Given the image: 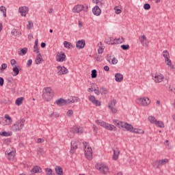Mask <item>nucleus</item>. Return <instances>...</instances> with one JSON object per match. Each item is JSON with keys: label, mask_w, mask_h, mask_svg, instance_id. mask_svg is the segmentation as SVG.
<instances>
[{"label": "nucleus", "mask_w": 175, "mask_h": 175, "mask_svg": "<svg viewBox=\"0 0 175 175\" xmlns=\"http://www.w3.org/2000/svg\"><path fill=\"white\" fill-rule=\"evenodd\" d=\"M10 64H11L12 66L14 67V66H16V64H17V62L16 61V59H12L10 60Z\"/></svg>", "instance_id": "obj_53"}, {"label": "nucleus", "mask_w": 175, "mask_h": 175, "mask_svg": "<svg viewBox=\"0 0 175 175\" xmlns=\"http://www.w3.org/2000/svg\"><path fill=\"white\" fill-rule=\"evenodd\" d=\"M113 124L117 125V126H118L119 128H124V129H126V131H129V132H133V126L125 122H121L118 120H113Z\"/></svg>", "instance_id": "obj_2"}, {"label": "nucleus", "mask_w": 175, "mask_h": 175, "mask_svg": "<svg viewBox=\"0 0 175 175\" xmlns=\"http://www.w3.org/2000/svg\"><path fill=\"white\" fill-rule=\"evenodd\" d=\"M94 94H96V95H99L100 94V92H99V89H94Z\"/></svg>", "instance_id": "obj_62"}, {"label": "nucleus", "mask_w": 175, "mask_h": 175, "mask_svg": "<svg viewBox=\"0 0 175 175\" xmlns=\"http://www.w3.org/2000/svg\"><path fill=\"white\" fill-rule=\"evenodd\" d=\"M77 143H79L78 140H73L71 142V149L70 150V154H75V151L77 150Z\"/></svg>", "instance_id": "obj_16"}, {"label": "nucleus", "mask_w": 175, "mask_h": 175, "mask_svg": "<svg viewBox=\"0 0 175 175\" xmlns=\"http://www.w3.org/2000/svg\"><path fill=\"white\" fill-rule=\"evenodd\" d=\"M114 10H115V13H116V14H121V13H122V11H121V10H120V9H118V8H114Z\"/></svg>", "instance_id": "obj_54"}, {"label": "nucleus", "mask_w": 175, "mask_h": 175, "mask_svg": "<svg viewBox=\"0 0 175 175\" xmlns=\"http://www.w3.org/2000/svg\"><path fill=\"white\" fill-rule=\"evenodd\" d=\"M118 62V60L116 57H113L111 60L112 65H116Z\"/></svg>", "instance_id": "obj_55"}, {"label": "nucleus", "mask_w": 175, "mask_h": 175, "mask_svg": "<svg viewBox=\"0 0 175 175\" xmlns=\"http://www.w3.org/2000/svg\"><path fill=\"white\" fill-rule=\"evenodd\" d=\"M96 76H98V75L96 74V70H92V79H96Z\"/></svg>", "instance_id": "obj_45"}, {"label": "nucleus", "mask_w": 175, "mask_h": 175, "mask_svg": "<svg viewBox=\"0 0 175 175\" xmlns=\"http://www.w3.org/2000/svg\"><path fill=\"white\" fill-rule=\"evenodd\" d=\"M57 73L59 76L62 75H68V73H69V70H68V68L65 66H58L57 67Z\"/></svg>", "instance_id": "obj_12"}, {"label": "nucleus", "mask_w": 175, "mask_h": 175, "mask_svg": "<svg viewBox=\"0 0 175 175\" xmlns=\"http://www.w3.org/2000/svg\"><path fill=\"white\" fill-rule=\"evenodd\" d=\"M25 120L22 119L16 122L11 127L12 132H20L24 128Z\"/></svg>", "instance_id": "obj_3"}, {"label": "nucleus", "mask_w": 175, "mask_h": 175, "mask_svg": "<svg viewBox=\"0 0 175 175\" xmlns=\"http://www.w3.org/2000/svg\"><path fill=\"white\" fill-rule=\"evenodd\" d=\"M27 66H31L32 65V59H29L27 62Z\"/></svg>", "instance_id": "obj_60"}, {"label": "nucleus", "mask_w": 175, "mask_h": 175, "mask_svg": "<svg viewBox=\"0 0 175 175\" xmlns=\"http://www.w3.org/2000/svg\"><path fill=\"white\" fill-rule=\"evenodd\" d=\"M23 100H24L23 97L18 98L15 101V104L16 106H21L23 104Z\"/></svg>", "instance_id": "obj_35"}, {"label": "nucleus", "mask_w": 175, "mask_h": 175, "mask_svg": "<svg viewBox=\"0 0 175 175\" xmlns=\"http://www.w3.org/2000/svg\"><path fill=\"white\" fill-rule=\"evenodd\" d=\"M115 80L117 81V83H121L122 80H124V75L121 73H116L115 75Z\"/></svg>", "instance_id": "obj_24"}, {"label": "nucleus", "mask_w": 175, "mask_h": 175, "mask_svg": "<svg viewBox=\"0 0 175 175\" xmlns=\"http://www.w3.org/2000/svg\"><path fill=\"white\" fill-rule=\"evenodd\" d=\"M45 173L46 175H56L55 173H53L51 168H45Z\"/></svg>", "instance_id": "obj_40"}, {"label": "nucleus", "mask_w": 175, "mask_h": 175, "mask_svg": "<svg viewBox=\"0 0 175 175\" xmlns=\"http://www.w3.org/2000/svg\"><path fill=\"white\" fill-rule=\"evenodd\" d=\"M159 161L160 162V166H163V165H166V163H167V162H169V159H163L161 160H159Z\"/></svg>", "instance_id": "obj_41"}, {"label": "nucleus", "mask_w": 175, "mask_h": 175, "mask_svg": "<svg viewBox=\"0 0 175 175\" xmlns=\"http://www.w3.org/2000/svg\"><path fill=\"white\" fill-rule=\"evenodd\" d=\"M55 103L57 105V106H65V105L68 104V100L59 98L55 101Z\"/></svg>", "instance_id": "obj_22"}, {"label": "nucleus", "mask_w": 175, "mask_h": 175, "mask_svg": "<svg viewBox=\"0 0 175 175\" xmlns=\"http://www.w3.org/2000/svg\"><path fill=\"white\" fill-rule=\"evenodd\" d=\"M109 109L113 113V114H116V113H117V109H116L114 107H112Z\"/></svg>", "instance_id": "obj_56"}, {"label": "nucleus", "mask_w": 175, "mask_h": 175, "mask_svg": "<svg viewBox=\"0 0 175 175\" xmlns=\"http://www.w3.org/2000/svg\"><path fill=\"white\" fill-rule=\"evenodd\" d=\"M136 103L139 106L146 107V106H148L151 103V100L148 97H141L137 98Z\"/></svg>", "instance_id": "obj_6"}, {"label": "nucleus", "mask_w": 175, "mask_h": 175, "mask_svg": "<svg viewBox=\"0 0 175 175\" xmlns=\"http://www.w3.org/2000/svg\"><path fill=\"white\" fill-rule=\"evenodd\" d=\"M70 132H72V133H83V127L75 126L71 129Z\"/></svg>", "instance_id": "obj_20"}, {"label": "nucleus", "mask_w": 175, "mask_h": 175, "mask_svg": "<svg viewBox=\"0 0 175 175\" xmlns=\"http://www.w3.org/2000/svg\"><path fill=\"white\" fill-rule=\"evenodd\" d=\"M83 144L84 147L85 156L87 159L91 161V159H92V148H91L87 142H83Z\"/></svg>", "instance_id": "obj_5"}, {"label": "nucleus", "mask_w": 175, "mask_h": 175, "mask_svg": "<svg viewBox=\"0 0 175 175\" xmlns=\"http://www.w3.org/2000/svg\"><path fill=\"white\" fill-rule=\"evenodd\" d=\"M133 133H137L138 135H143L144 133V131L142 129H133L132 131Z\"/></svg>", "instance_id": "obj_32"}, {"label": "nucleus", "mask_w": 175, "mask_h": 175, "mask_svg": "<svg viewBox=\"0 0 175 175\" xmlns=\"http://www.w3.org/2000/svg\"><path fill=\"white\" fill-rule=\"evenodd\" d=\"M32 27H33V23L31 21H28V25H27V28L28 29H31V28H32Z\"/></svg>", "instance_id": "obj_47"}, {"label": "nucleus", "mask_w": 175, "mask_h": 175, "mask_svg": "<svg viewBox=\"0 0 175 175\" xmlns=\"http://www.w3.org/2000/svg\"><path fill=\"white\" fill-rule=\"evenodd\" d=\"M96 169L99 170L100 173L103 174H107L109 173V167L103 163H97L96 164Z\"/></svg>", "instance_id": "obj_8"}, {"label": "nucleus", "mask_w": 175, "mask_h": 175, "mask_svg": "<svg viewBox=\"0 0 175 175\" xmlns=\"http://www.w3.org/2000/svg\"><path fill=\"white\" fill-rule=\"evenodd\" d=\"M163 57H164L166 65L168 66L170 69H174V66L172 64V60H170V55L169 54V51H163Z\"/></svg>", "instance_id": "obj_7"}, {"label": "nucleus", "mask_w": 175, "mask_h": 175, "mask_svg": "<svg viewBox=\"0 0 175 175\" xmlns=\"http://www.w3.org/2000/svg\"><path fill=\"white\" fill-rule=\"evenodd\" d=\"M0 12H2L3 17H6V8L1 6Z\"/></svg>", "instance_id": "obj_43"}, {"label": "nucleus", "mask_w": 175, "mask_h": 175, "mask_svg": "<svg viewBox=\"0 0 175 175\" xmlns=\"http://www.w3.org/2000/svg\"><path fill=\"white\" fill-rule=\"evenodd\" d=\"M144 9H145V10H150V9H151V5L149 3H145L144 5Z\"/></svg>", "instance_id": "obj_49"}, {"label": "nucleus", "mask_w": 175, "mask_h": 175, "mask_svg": "<svg viewBox=\"0 0 175 175\" xmlns=\"http://www.w3.org/2000/svg\"><path fill=\"white\" fill-rule=\"evenodd\" d=\"M4 81H5L3 80V78L0 77V85H1V87H2V85H3Z\"/></svg>", "instance_id": "obj_61"}, {"label": "nucleus", "mask_w": 175, "mask_h": 175, "mask_svg": "<svg viewBox=\"0 0 175 175\" xmlns=\"http://www.w3.org/2000/svg\"><path fill=\"white\" fill-rule=\"evenodd\" d=\"M11 35H12L13 36H20V35H21V33L20 31H18V30L14 29H12V31H11Z\"/></svg>", "instance_id": "obj_34"}, {"label": "nucleus", "mask_w": 175, "mask_h": 175, "mask_svg": "<svg viewBox=\"0 0 175 175\" xmlns=\"http://www.w3.org/2000/svg\"><path fill=\"white\" fill-rule=\"evenodd\" d=\"M43 142H44V140L42 139V138H38L37 139V143H43Z\"/></svg>", "instance_id": "obj_64"}, {"label": "nucleus", "mask_w": 175, "mask_h": 175, "mask_svg": "<svg viewBox=\"0 0 175 175\" xmlns=\"http://www.w3.org/2000/svg\"><path fill=\"white\" fill-rule=\"evenodd\" d=\"M152 166L154 167V169H159V166H161V163L159 162V160L155 161L152 163Z\"/></svg>", "instance_id": "obj_38"}, {"label": "nucleus", "mask_w": 175, "mask_h": 175, "mask_svg": "<svg viewBox=\"0 0 175 175\" xmlns=\"http://www.w3.org/2000/svg\"><path fill=\"white\" fill-rule=\"evenodd\" d=\"M148 120L151 124H155L157 122V119L152 116H148Z\"/></svg>", "instance_id": "obj_37"}, {"label": "nucleus", "mask_w": 175, "mask_h": 175, "mask_svg": "<svg viewBox=\"0 0 175 175\" xmlns=\"http://www.w3.org/2000/svg\"><path fill=\"white\" fill-rule=\"evenodd\" d=\"M100 6H103L105 5V1L104 0H100V1H98V4Z\"/></svg>", "instance_id": "obj_59"}, {"label": "nucleus", "mask_w": 175, "mask_h": 175, "mask_svg": "<svg viewBox=\"0 0 175 175\" xmlns=\"http://www.w3.org/2000/svg\"><path fill=\"white\" fill-rule=\"evenodd\" d=\"M43 61V57H42V54L38 53L36 55V65H39L40 62Z\"/></svg>", "instance_id": "obj_27"}, {"label": "nucleus", "mask_w": 175, "mask_h": 175, "mask_svg": "<svg viewBox=\"0 0 175 175\" xmlns=\"http://www.w3.org/2000/svg\"><path fill=\"white\" fill-rule=\"evenodd\" d=\"M33 52L36 53V54H39V46L36 44H34L33 46Z\"/></svg>", "instance_id": "obj_48"}, {"label": "nucleus", "mask_w": 175, "mask_h": 175, "mask_svg": "<svg viewBox=\"0 0 175 175\" xmlns=\"http://www.w3.org/2000/svg\"><path fill=\"white\" fill-rule=\"evenodd\" d=\"M66 59V55L64 52H61L59 55L56 57V61L57 62H64Z\"/></svg>", "instance_id": "obj_18"}, {"label": "nucleus", "mask_w": 175, "mask_h": 175, "mask_svg": "<svg viewBox=\"0 0 175 175\" xmlns=\"http://www.w3.org/2000/svg\"><path fill=\"white\" fill-rule=\"evenodd\" d=\"M6 68H8V64L3 63L1 66L0 70H5V69H6Z\"/></svg>", "instance_id": "obj_51"}, {"label": "nucleus", "mask_w": 175, "mask_h": 175, "mask_svg": "<svg viewBox=\"0 0 175 175\" xmlns=\"http://www.w3.org/2000/svg\"><path fill=\"white\" fill-rule=\"evenodd\" d=\"M80 102V98L77 96H71L67 100V103H77Z\"/></svg>", "instance_id": "obj_23"}, {"label": "nucleus", "mask_w": 175, "mask_h": 175, "mask_svg": "<svg viewBox=\"0 0 175 175\" xmlns=\"http://www.w3.org/2000/svg\"><path fill=\"white\" fill-rule=\"evenodd\" d=\"M64 46L66 49H73V47H75L72 43L68 41L64 42Z\"/></svg>", "instance_id": "obj_31"}, {"label": "nucleus", "mask_w": 175, "mask_h": 175, "mask_svg": "<svg viewBox=\"0 0 175 175\" xmlns=\"http://www.w3.org/2000/svg\"><path fill=\"white\" fill-rule=\"evenodd\" d=\"M55 172L57 175L64 174V170H62V167H61V166L56 165L55 167Z\"/></svg>", "instance_id": "obj_26"}, {"label": "nucleus", "mask_w": 175, "mask_h": 175, "mask_svg": "<svg viewBox=\"0 0 175 175\" xmlns=\"http://www.w3.org/2000/svg\"><path fill=\"white\" fill-rule=\"evenodd\" d=\"M49 117H51V118H57V117H59V114L57 112H53L49 116Z\"/></svg>", "instance_id": "obj_44"}, {"label": "nucleus", "mask_w": 175, "mask_h": 175, "mask_svg": "<svg viewBox=\"0 0 175 175\" xmlns=\"http://www.w3.org/2000/svg\"><path fill=\"white\" fill-rule=\"evenodd\" d=\"M96 124L100 125V126H102L103 128H105L107 131H117V127H116V126L106 123V122H103L102 120H96Z\"/></svg>", "instance_id": "obj_4"}, {"label": "nucleus", "mask_w": 175, "mask_h": 175, "mask_svg": "<svg viewBox=\"0 0 175 175\" xmlns=\"http://www.w3.org/2000/svg\"><path fill=\"white\" fill-rule=\"evenodd\" d=\"M13 135V133L12 131L8 132V131H3L0 132V136H3L4 137H9V136H12Z\"/></svg>", "instance_id": "obj_30"}, {"label": "nucleus", "mask_w": 175, "mask_h": 175, "mask_svg": "<svg viewBox=\"0 0 175 175\" xmlns=\"http://www.w3.org/2000/svg\"><path fill=\"white\" fill-rule=\"evenodd\" d=\"M92 13L94 16H98L102 13V10L99 8V6L96 5L92 8Z\"/></svg>", "instance_id": "obj_19"}, {"label": "nucleus", "mask_w": 175, "mask_h": 175, "mask_svg": "<svg viewBox=\"0 0 175 175\" xmlns=\"http://www.w3.org/2000/svg\"><path fill=\"white\" fill-rule=\"evenodd\" d=\"M31 173H42V168H40L39 166L36 165L32 170H31Z\"/></svg>", "instance_id": "obj_28"}, {"label": "nucleus", "mask_w": 175, "mask_h": 175, "mask_svg": "<svg viewBox=\"0 0 175 175\" xmlns=\"http://www.w3.org/2000/svg\"><path fill=\"white\" fill-rule=\"evenodd\" d=\"M95 58H96V61H98V62L102 61V56L101 55H96Z\"/></svg>", "instance_id": "obj_57"}, {"label": "nucleus", "mask_w": 175, "mask_h": 175, "mask_svg": "<svg viewBox=\"0 0 175 175\" xmlns=\"http://www.w3.org/2000/svg\"><path fill=\"white\" fill-rule=\"evenodd\" d=\"M154 125L158 128H163L165 126V124L162 122V121L157 120L154 123Z\"/></svg>", "instance_id": "obj_36"}, {"label": "nucleus", "mask_w": 175, "mask_h": 175, "mask_svg": "<svg viewBox=\"0 0 175 175\" xmlns=\"http://www.w3.org/2000/svg\"><path fill=\"white\" fill-rule=\"evenodd\" d=\"M66 116L67 117H71V116H73V111L72 109H69L67 111Z\"/></svg>", "instance_id": "obj_52"}, {"label": "nucleus", "mask_w": 175, "mask_h": 175, "mask_svg": "<svg viewBox=\"0 0 175 175\" xmlns=\"http://www.w3.org/2000/svg\"><path fill=\"white\" fill-rule=\"evenodd\" d=\"M4 118L8 120L7 124L5 125H10L12 122H13V120H12V118L9 116V115L5 114L4 116Z\"/></svg>", "instance_id": "obj_33"}, {"label": "nucleus", "mask_w": 175, "mask_h": 175, "mask_svg": "<svg viewBox=\"0 0 175 175\" xmlns=\"http://www.w3.org/2000/svg\"><path fill=\"white\" fill-rule=\"evenodd\" d=\"M104 70H105V72H109L110 70V68H109V66H104Z\"/></svg>", "instance_id": "obj_63"}, {"label": "nucleus", "mask_w": 175, "mask_h": 175, "mask_svg": "<svg viewBox=\"0 0 175 175\" xmlns=\"http://www.w3.org/2000/svg\"><path fill=\"white\" fill-rule=\"evenodd\" d=\"M116 100H111L110 103L108 104L109 109L111 107H114V106H116Z\"/></svg>", "instance_id": "obj_42"}, {"label": "nucleus", "mask_w": 175, "mask_h": 175, "mask_svg": "<svg viewBox=\"0 0 175 175\" xmlns=\"http://www.w3.org/2000/svg\"><path fill=\"white\" fill-rule=\"evenodd\" d=\"M139 39L140 43L142 44L144 47H148V44L150 42L147 40V37H146V36L144 35L140 36Z\"/></svg>", "instance_id": "obj_14"}, {"label": "nucleus", "mask_w": 175, "mask_h": 175, "mask_svg": "<svg viewBox=\"0 0 175 175\" xmlns=\"http://www.w3.org/2000/svg\"><path fill=\"white\" fill-rule=\"evenodd\" d=\"M103 48L102 46H100L98 49V54H102L103 53Z\"/></svg>", "instance_id": "obj_58"}, {"label": "nucleus", "mask_w": 175, "mask_h": 175, "mask_svg": "<svg viewBox=\"0 0 175 175\" xmlns=\"http://www.w3.org/2000/svg\"><path fill=\"white\" fill-rule=\"evenodd\" d=\"M152 80H154V83H162L165 79V76L161 73H157L155 75H152Z\"/></svg>", "instance_id": "obj_11"}, {"label": "nucleus", "mask_w": 175, "mask_h": 175, "mask_svg": "<svg viewBox=\"0 0 175 175\" xmlns=\"http://www.w3.org/2000/svg\"><path fill=\"white\" fill-rule=\"evenodd\" d=\"M100 92H101L102 95H106L107 94V90L104 88H101Z\"/></svg>", "instance_id": "obj_46"}, {"label": "nucleus", "mask_w": 175, "mask_h": 175, "mask_svg": "<svg viewBox=\"0 0 175 175\" xmlns=\"http://www.w3.org/2000/svg\"><path fill=\"white\" fill-rule=\"evenodd\" d=\"M5 155L9 161H13L16 155V149L11 148L5 151Z\"/></svg>", "instance_id": "obj_10"}, {"label": "nucleus", "mask_w": 175, "mask_h": 175, "mask_svg": "<svg viewBox=\"0 0 175 175\" xmlns=\"http://www.w3.org/2000/svg\"><path fill=\"white\" fill-rule=\"evenodd\" d=\"M18 12L22 17H26L29 12V8L27 6H21L18 8Z\"/></svg>", "instance_id": "obj_13"}, {"label": "nucleus", "mask_w": 175, "mask_h": 175, "mask_svg": "<svg viewBox=\"0 0 175 175\" xmlns=\"http://www.w3.org/2000/svg\"><path fill=\"white\" fill-rule=\"evenodd\" d=\"M77 49H84L85 47V41L84 40H80L77 42L76 44Z\"/></svg>", "instance_id": "obj_21"}, {"label": "nucleus", "mask_w": 175, "mask_h": 175, "mask_svg": "<svg viewBox=\"0 0 175 175\" xmlns=\"http://www.w3.org/2000/svg\"><path fill=\"white\" fill-rule=\"evenodd\" d=\"M18 73H20V70H18V66H14L13 67V71L12 72V76H18Z\"/></svg>", "instance_id": "obj_29"}, {"label": "nucleus", "mask_w": 175, "mask_h": 175, "mask_svg": "<svg viewBox=\"0 0 175 175\" xmlns=\"http://www.w3.org/2000/svg\"><path fill=\"white\" fill-rule=\"evenodd\" d=\"M53 96H54V92H53V89L50 87H46L44 88L42 91V98L46 102H50L51 100L53 99Z\"/></svg>", "instance_id": "obj_1"}, {"label": "nucleus", "mask_w": 175, "mask_h": 175, "mask_svg": "<svg viewBox=\"0 0 175 175\" xmlns=\"http://www.w3.org/2000/svg\"><path fill=\"white\" fill-rule=\"evenodd\" d=\"M27 52H28V49L25 47V48L22 49L20 52H18V55H25Z\"/></svg>", "instance_id": "obj_39"}, {"label": "nucleus", "mask_w": 175, "mask_h": 175, "mask_svg": "<svg viewBox=\"0 0 175 175\" xmlns=\"http://www.w3.org/2000/svg\"><path fill=\"white\" fill-rule=\"evenodd\" d=\"M120 43H124V38H115L113 41V38H109V42L108 44H120Z\"/></svg>", "instance_id": "obj_15"}, {"label": "nucleus", "mask_w": 175, "mask_h": 175, "mask_svg": "<svg viewBox=\"0 0 175 175\" xmlns=\"http://www.w3.org/2000/svg\"><path fill=\"white\" fill-rule=\"evenodd\" d=\"M88 99L93 105H95V106H100L101 105L100 101L96 100L95 96H89Z\"/></svg>", "instance_id": "obj_17"}, {"label": "nucleus", "mask_w": 175, "mask_h": 175, "mask_svg": "<svg viewBox=\"0 0 175 175\" xmlns=\"http://www.w3.org/2000/svg\"><path fill=\"white\" fill-rule=\"evenodd\" d=\"M83 10L87 13V12H88V5L84 7L83 5L78 4L75 5L72 9L73 13H80V12H83Z\"/></svg>", "instance_id": "obj_9"}, {"label": "nucleus", "mask_w": 175, "mask_h": 175, "mask_svg": "<svg viewBox=\"0 0 175 175\" xmlns=\"http://www.w3.org/2000/svg\"><path fill=\"white\" fill-rule=\"evenodd\" d=\"M118 157H120V150L118 148L113 149V154L112 156L113 161H117V159H118Z\"/></svg>", "instance_id": "obj_25"}, {"label": "nucleus", "mask_w": 175, "mask_h": 175, "mask_svg": "<svg viewBox=\"0 0 175 175\" xmlns=\"http://www.w3.org/2000/svg\"><path fill=\"white\" fill-rule=\"evenodd\" d=\"M121 49H122V50H129V44H123L121 45Z\"/></svg>", "instance_id": "obj_50"}]
</instances>
